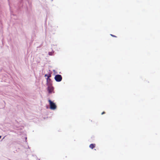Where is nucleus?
I'll use <instances>...</instances> for the list:
<instances>
[{
    "instance_id": "1",
    "label": "nucleus",
    "mask_w": 160,
    "mask_h": 160,
    "mask_svg": "<svg viewBox=\"0 0 160 160\" xmlns=\"http://www.w3.org/2000/svg\"><path fill=\"white\" fill-rule=\"evenodd\" d=\"M50 105V108L51 110H55L56 109L57 106L56 104L50 100H48Z\"/></svg>"
},
{
    "instance_id": "2",
    "label": "nucleus",
    "mask_w": 160,
    "mask_h": 160,
    "mask_svg": "<svg viewBox=\"0 0 160 160\" xmlns=\"http://www.w3.org/2000/svg\"><path fill=\"white\" fill-rule=\"evenodd\" d=\"M54 79L57 82H60L62 81V77L61 75L57 74L55 76Z\"/></svg>"
},
{
    "instance_id": "3",
    "label": "nucleus",
    "mask_w": 160,
    "mask_h": 160,
    "mask_svg": "<svg viewBox=\"0 0 160 160\" xmlns=\"http://www.w3.org/2000/svg\"><path fill=\"white\" fill-rule=\"evenodd\" d=\"M54 88L52 85L48 86V93L49 94H51L52 93H54V92L53 91Z\"/></svg>"
},
{
    "instance_id": "4",
    "label": "nucleus",
    "mask_w": 160,
    "mask_h": 160,
    "mask_svg": "<svg viewBox=\"0 0 160 160\" xmlns=\"http://www.w3.org/2000/svg\"><path fill=\"white\" fill-rule=\"evenodd\" d=\"M47 86L52 85V81L51 79L50 80H48V81L47 82Z\"/></svg>"
},
{
    "instance_id": "5",
    "label": "nucleus",
    "mask_w": 160,
    "mask_h": 160,
    "mask_svg": "<svg viewBox=\"0 0 160 160\" xmlns=\"http://www.w3.org/2000/svg\"><path fill=\"white\" fill-rule=\"evenodd\" d=\"M95 144H91L89 145V147L91 149L95 147Z\"/></svg>"
},
{
    "instance_id": "6",
    "label": "nucleus",
    "mask_w": 160,
    "mask_h": 160,
    "mask_svg": "<svg viewBox=\"0 0 160 160\" xmlns=\"http://www.w3.org/2000/svg\"><path fill=\"white\" fill-rule=\"evenodd\" d=\"M54 52V51H52V52H48V55H53V53Z\"/></svg>"
},
{
    "instance_id": "7",
    "label": "nucleus",
    "mask_w": 160,
    "mask_h": 160,
    "mask_svg": "<svg viewBox=\"0 0 160 160\" xmlns=\"http://www.w3.org/2000/svg\"><path fill=\"white\" fill-rule=\"evenodd\" d=\"M47 79V82L48 81V80H50V78H49L47 77V78H46Z\"/></svg>"
},
{
    "instance_id": "8",
    "label": "nucleus",
    "mask_w": 160,
    "mask_h": 160,
    "mask_svg": "<svg viewBox=\"0 0 160 160\" xmlns=\"http://www.w3.org/2000/svg\"><path fill=\"white\" fill-rule=\"evenodd\" d=\"M51 76V75L50 74H49L48 75V78H50Z\"/></svg>"
},
{
    "instance_id": "9",
    "label": "nucleus",
    "mask_w": 160,
    "mask_h": 160,
    "mask_svg": "<svg viewBox=\"0 0 160 160\" xmlns=\"http://www.w3.org/2000/svg\"><path fill=\"white\" fill-rule=\"evenodd\" d=\"M111 36H112L113 37H116V36L114 35H113L112 34H110Z\"/></svg>"
},
{
    "instance_id": "10",
    "label": "nucleus",
    "mask_w": 160,
    "mask_h": 160,
    "mask_svg": "<svg viewBox=\"0 0 160 160\" xmlns=\"http://www.w3.org/2000/svg\"><path fill=\"white\" fill-rule=\"evenodd\" d=\"M48 75L47 74H46L45 75L44 77H48Z\"/></svg>"
},
{
    "instance_id": "11",
    "label": "nucleus",
    "mask_w": 160,
    "mask_h": 160,
    "mask_svg": "<svg viewBox=\"0 0 160 160\" xmlns=\"http://www.w3.org/2000/svg\"><path fill=\"white\" fill-rule=\"evenodd\" d=\"M105 113V112H103L102 113V114H104V113Z\"/></svg>"
},
{
    "instance_id": "12",
    "label": "nucleus",
    "mask_w": 160,
    "mask_h": 160,
    "mask_svg": "<svg viewBox=\"0 0 160 160\" xmlns=\"http://www.w3.org/2000/svg\"><path fill=\"white\" fill-rule=\"evenodd\" d=\"M1 137H2L1 136H0V139L1 138Z\"/></svg>"
},
{
    "instance_id": "13",
    "label": "nucleus",
    "mask_w": 160,
    "mask_h": 160,
    "mask_svg": "<svg viewBox=\"0 0 160 160\" xmlns=\"http://www.w3.org/2000/svg\"><path fill=\"white\" fill-rule=\"evenodd\" d=\"M53 72H55V70H53Z\"/></svg>"
}]
</instances>
